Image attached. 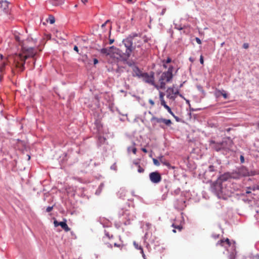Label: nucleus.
<instances>
[{
    "instance_id": "1",
    "label": "nucleus",
    "mask_w": 259,
    "mask_h": 259,
    "mask_svg": "<svg viewBox=\"0 0 259 259\" xmlns=\"http://www.w3.org/2000/svg\"><path fill=\"white\" fill-rule=\"evenodd\" d=\"M138 37L137 34H134L133 36L131 35L124 39L122 41V44L125 48V52H123L119 49L114 48V58L121 60H126L130 56L131 53L134 49L133 46V40L135 38Z\"/></svg>"
},
{
    "instance_id": "2",
    "label": "nucleus",
    "mask_w": 259,
    "mask_h": 259,
    "mask_svg": "<svg viewBox=\"0 0 259 259\" xmlns=\"http://www.w3.org/2000/svg\"><path fill=\"white\" fill-rule=\"evenodd\" d=\"M34 55L35 53L32 48L24 49L22 53L16 54L14 57V64L16 67L22 70L25 59L28 57H32Z\"/></svg>"
},
{
    "instance_id": "3",
    "label": "nucleus",
    "mask_w": 259,
    "mask_h": 259,
    "mask_svg": "<svg viewBox=\"0 0 259 259\" xmlns=\"http://www.w3.org/2000/svg\"><path fill=\"white\" fill-rule=\"evenodd\" d=\"M173 69L174 67L170 66L168 67L167 71L162 73L158 79L157 83L155 82V88L157 90L165 89L166 84L170 82L173 77Z\"/></svg>"
},
{
    "instance_id": "4",
    "label": "nucleus",
    "mask_w": 259,
    "mask_h": 259,
    "mask_svg": "<svg viewBox=\"0 0 259 259\" xmlns=\"http://www.w3.org/2000/svg\"><path fill=\"white\" fill-rule=\"evenodd\" d=\"M213 190L219 198L224 199L230 197L232 192L226 187H224L221 183L216 182L213 186Z\"/></svg>"
},
{
    "instance_id": "5",
    "label": "nucleus",
    "mask_w": 259,
    "mask_h": 259,
    "mask_svg": "<svg viewBox=\"0 0 259 259\" xmlns=\"http://www.w3.org/2000/svg\"><path fill=\"white\" fill-rule=\"evenodd\" d=\"M143 81L155 87L154 73L151 72L149 74L144 72L140 77Z\"/></svg>"
},
{
    "instance_id": "6",
    "label": "nucleus",
    "mask_w": 259,
    "mask_h": 259,
    "mask_svg": "<svg viewBox=\"0 0 259 259\" xmlns=\"http://www.w3.org/2000/svg\"><path fill=\"white\" fill-rule=\"evenodd\" d=\"M166 93L167 98L172 101L175 100L178 95H179L180 96H181V95L179 94V91L178 89H175L174 87L168 88L166 91Z\"/></svg>"
},
{
    "instance_id": "7",
    "label": "nucleus",
    "mask_w": 259,
    "mask_h": 259,
    "mask_svg": "<svg viewBox=\"0 0 259 259\" xmlns=\"http://www.w3.org/2000/svg\"><path fill=\"white\" fill-rule=\"evenodd\" d=\"M149 179L152 183L158 184L161 181L162 178L159 172L154 171L150 173Z\"/></svg>"
},
{
    "instance_id": "8",
    "label": "nucleus",
    "mask_w": 259,
    "mask_h": 259,
    "mask_svg": "<svg viewBox=\"0 0 259 259\" xmlns=\"http://www.w3.org/2000/svg\"><path fill=\"white\" fill-rule=\"evenodd\" d=\"M159 95L161 105L167 110L168 113H171V108L166 104L164 99L165 94L162 92L159 91Z\"/></svg>"
},
{
    "instance_id": "9",
    "label": "nucleus",
    "mask_w": 259,
    "mask_h": 259,
    "mask_svg": "<svg viewBox=\"0 0 259 259\" xmlns=\"http://www.w3.org/2000/svg\"><path fill=\"white\" fill-rule=\"evenodd\" d=\"M130 66L132 67L133 74L134 76H137L140 78L142 74L144 73L136 65L134 64H129Z\"/></svg>"
},
{
    "instance_id": "10",
    "label": "nucleus",
    "mask_w": 259,
    "mask_h": 259,
    "mask_svg": "<svg viewBox=\"0 0 259 259\" xmlns=\"http://www.w3.org/2000/svg\"><path fill=\"white\" fill-rule=\"evenodd\" d=\"M6 63V60L3 57L2 55H0V81L2 79V72L5 68Z\"/></svg>"
},
{
    "instance_id": "11",
    "label": "nucleus",
    "mask_w": 259,
    "mask_h": 259,
    "mask_svg": "<svg viewBox=\"0 0 259 259\" xmlns=\"http://www.w3.org/2000/svg\"><path fill=\"white\" fill-rule=\"evenodd\" d=\"M101 52L104 54L106 56H109L110 58H112L113 54V49L112 47L109 49H104L101 50Z\"/></svg>"
},
{
    "instance_id": "12",
    "label": "nucleus",
    "mask_w": 259,
    "mask_h": 259,
    "mask_svg": "<svg viewBox=\"0 0 259 259\" xmlns=\"http://www.w3.org/2000/svg\"><path fill=\"white\" fill-rule=\"evenodd\" d=\"M158 159H159L160 162H161L163 164L166 165L167 167H168L169 168H174V167L171 166L170 164L169 163V162L165 159L163 156L161 155V156H159L158 157Z\"/></svg>"
},
{
    "instance_id": "13",
    "label": "nucleus",
    "mask_w": 259,
    "mask_h": 259,
    "mask_svg": "<svg viewBox=\"0 0 259 259\" xmlns=\"http://www.w3.org/2000/svg\"><path fill=\"white\" fill-rule=\"evenodd\" d=\"M231 178V175L229 173H225L222 175H221L219 180L217 182H219L221 183V182H225L227 181L229 179Z\"/></svg>"
},
{
    "instance_id": "14",
    "label": "nucleus",
    "mask_w": 259,
    "mask_h": 259,
    "mask_svg": "<svg viewBox=\"0 0 259 259\" xmlns=\"http://www.w3.org/2000/svg\"><path fill=\"white\" fill-rule=\"evenodd\" d=\"M227 244L228 246H229L231 244L230 241L228 238H227L226 239H221L219 240L217 243V245H220L223 246H225V247H227V246L225 245V244Z\"/></svg>"
},
{
    "instance_id": "15",
    "label": "nucleus",
    "mask_w": 259,
    "mask_h": 259,
    "mask_svg": "<svg viewBox=\"0 0 259 259\" xmlns=\"http://www.w3.org/2000/svg\"><path fill=\"white\" fill-rule=\"evenodd\" d=\"M133 244L135 246V247L137 249H140L141 250V254H142V256L144 258V259H146V256L144 253V251H143V248L138 244V243L137 242H136V241H134V243H133Z\"/></svg>"
},
{
    "instance_id": "16",
    "label": "nucleus",
    "mask_w": 259,
    "mask_h": 259,
    "mask_svg": "<svg viewBox=\"0 0 259 259\" xmlns=\"http://www.w3.org/2000/svg\"><path fill=\"white\" fill-rule=\"evenodd\" d=\"M59 226L61 227L65 231L68 232L70 230L69 228L68 227L66 222H61L59 223Z\"/></svg>"
},
{
    "instance_id": "17",
    "label": "nucleus",
    "mask_w": 259,
    "mask_h": 259,
    "mask_svg": "<svg viewBox=\"0 0 259 259\" xmlns=\"http://www.w3.org/2000/svg\"><path fill=\"white\" fill-rule=\"evenodd\" d=\"M8 3L7 1H2L0 3V7L4 11L6 10L8 8Z\"/></svg>"
},
{
    "instance_id": "18",
    "label": "nucleus",
    "mask_w": 259,
    "mask_h": 259,
    "mask_svg": "<svg viewBox=\"0 0 259 259\" xmlns=\"http://www.w3.org/2000/svg\"><path fill=\"white\" fill-rule=\"evenodd\" d=\"M163 119L162 118H158L155 116H153L151 118V121H155V123H160L161 122H162L163 121Z\"/></svg>"
},
{
    "instance_id": "19",
    "label": "nucleus",
    "mask_w": 259,
    "mask_h": 259,
    "mask_svg": "<svg viewBox=\"0 0 259 259\" xmlns=\"http://www.w3.org/2000/svg\"><path fill=\"white\" fill-rule=\"evenodd\" d=\"M217 93L219 95H222L225 99L228 98V95L224 90H219L217 91Z\"/></svg>"
},
{
    "instance_id": "20",
    "label": "nucleus",
    "mask_w": 259,
    "mask_h": 259,
    "mask_svg": "<svg viewBox=\"0 0 259 259\" xmlns=\"http://www.w3.org/2000/svg\"><path fill=\"white\" fill-rule=\"evenodd\" d=\"M138 167V171L139 173H143L144 172V168L140 166L138 162L134 163Z\"/></svg>"
},
{
    "instance_id": "21",
    "label": "nucleus",
    "mask_w": 259,
    "mask_h": 259,
    "mask_svg": "<svg viewBox=\"0 0 259 259\" xmlns=\"http://www.w3.org/2000/svg\"><path fill=\"white\" fill-rule=\"evenodd\" d=\"M225 144H226L225 142H223L222 143L219 144H218V148H217L216 150L217 151H219V150H220L222 149H225Z\"/></svg>"
},
{
    "instance_id": "22",
    "label": "nucleus",
    "mask_w": 259,
    "mask_h": 259,
    "mask_svg": "<svg viewBox=\"0 0 259 259\" xmlns=\"http://www.w3.org/2000/svg\"><path fill=\"white\" fill-rule=\"evenodd\" d=\"M163 123H164L166 125H170L172 122L171 121L170 119H163V121H162Z\"/></svg>"
},
{
    "instance_id": "23",
    "label": "nucleus",
    "mask_w": 259,
    "mask_h": 259,
    "mask_svg": "<svg viewBox=\"0 0 259 259\" xmlns=\"http://www.w3.org/2000/svg\"><path fill=\"white\" fill-rule=\"evenodd\" d=\"M128 151L130 152L131 150L133 152L134 154H136L137 152V149L134 146L133 147H128Z\"/></svg>"
},
{
    "instance_id": "24",
    "label": "nucleus",
    "mask_w": 259,
    "mask_h": 259,
    "mask_svg": "<svg viewBox=\"0 0 259 259\" xmlns=\"http://www.w3.org/2000/svg\"><path fill=\"white\" fill-rule=\"evenodd\" d=\"M153 162L154 165L156 166H159L160 165V161L159 159H156L155 158H153Z\"/></svg>"
},
{
    "instance_id": "25",
    "label": "nucleus",
    "mask_w": 259,
    "mask_h": 259,
    "mask_svg": "<svg viewBox=\"0 0 259 259\" xmlns=\"http://www.w3.org/2000/svg\"><path fill=\"white\" fill-rule=\"evenodd\" d=\"M172 226L175 229H177L179 231H181L182 229V227L180 225L176 226L174 224H172Z\"/></svg>"
},
{
    "instance_id": "26",
    "label": "nucleus",
    "mask_w": 259,
    "mask_h": 259,
    "mask_svg": "<svg viewBox=\"0 0 259 259\" xmlns=\"http://www.w3.org/2000/svg\"><path fill=\"white\" fill-rule=\"evenodd\" d=\"M49 22L51 24H53L55 22V18L53 17H50L49 18Z\"/></svg>"
},
{
    "instance_id": "27",
    "label": "nucleus",
    "mask_w": 259,
    "mask_h": 259,
    "mask_svg": "<svg viewBox=\"0 0 259 259\" xmlns=\"http://www.w3.org/2000/svg\"><path fill=\"white\" fill-rule=\"evenodd\" d=\"M229 257V259H235V255L234 254V253H232L230 254Z\"/></svg>"
},
{
    "instance_id": "28",
    "label": "nucleus",
    "mask_w": 259,
    "mask_h": 259,
    "mask_svg": "<svg viewBox=\"0 0 259 259\" xmlns=\"http://www.w3.org/2000/svg\"><path fill=\"white\" fill-rule=\"evenodd\" d=\"M169 113L176 119L177 121H179V118L174 114L171 110V113Z\"/></svg>"
},
{
    "instance_id": "29",
    "label": "nucleus",
    "mask_w": 259,
    "mask_h": 259,
    "mask_svg": "<svg viewBox=\"0 0 259 259\" xmlns=\"http://www.w3.org/2000/svg\"><path fill=\"white\" fill-rule=\"evenodd\" d=\"M59 223L60 222H58L57 220H54V226L55 227H57L58 226H59Z\"/></svg>"
},
{
    "instance_id": "30",
    "label": "nucleus",
    "mask_w": 259,
    "mask_h": 259,
    "mask_svg": "<svg viewBox=\"0 0 259 259\" xmlns=\"http://www.w3.org/2000/svg\"><path fill=\"white\" fill-rule=\"evenodd\" d=\"M200 62L201 64H203L204 63L203 57L202 55H201L200 57Z\"/></svg>"
},
{
    "instance_id": "31",
    "label": "nucleus",
    "mask_w": 259,
    "mask_h": 259,
    "mask_svg": "<svg viewBox=\"0 0 259 259\" xmlns=\"http://www.w3.org/2000/svg\"><path fill=\"white\" fill-rule=\"evenodd\" d=\"M195 40H196V41L197 42V44H201V41L200 39L198 37H196L195 38Z\"/></svg>"
},
{
    "instance_id": "32",
    "label": "nucleus",
    "mask_w": 259,
    "mask_h": 259,
    "mask_svg": "<svg viewBox=\"0 0 259 259\" xmlns=\"http://www.w3.org/2000/svg\"><path fill=\"white\" fill-rule=\"evenodd\" d=\"M243 48L245 49H247L249 47V45L247 43H244L243 45Z\"/></svg>"
},
{
    "instance_id": "33",
    "label": "nucleus",
    "mask_w": 259,
    "mask_h": 259,
    "mask_svg": "<svg viewBox=\"0 0 259 259\" xmlns=\"http://www.w3.org/2000/svg\"><path fill=\"white\" fill-rule=\"evenodd\" d=\"M171 59L169 58V57H168L166 60H165V63H169L170 62H171Z\"/></svg>"
},
{
    "instance_id": "34",
    "label": "nucleus",
    "mask_w": 259,
    "mask_h": 259,
    "mask_svg": "<svg viewBox=\"0 0 259 259\" xmlns=\"http://www.w3.org/2000/svg\"><path fill=\"white\" fill-rule=\"evenodd\" d=\"M209 170L210 171H213L214 170V166L213 165H210L209 166Z\"/></svg>"
},
{
    "instance_id": "35",
    "label": "nucleus",
    "mask_w": 259,
    "mask_h": 259,
    "mask_svg": "<svg viewBox=\"0 0 259 259\" xmlns=\"http://www.w3.org/2000/svg\"><path fill=\"white\" fill-rule=\"evenodd\" d=\"M149 103L151 106H154L155 104L154 102L151 99L149 100Z\"/></svg>"
},
{
    "instance_id": "36",
    "label": "nucleus",
    "mask_w": 259,
    "mask_h": 259,
    "mask_svg": "<svg viewBox=\"0 0 259 259\" xmlns=\"http://www.w3.org/2000/svg\"><path fill=\"white\" fill-rule=\"evenodd\" d=\"M240 161L241 163H243L244 162V158L243 155L240 156Z\"/></svg>"
},
{
    "instance_id": "37",
    "label": "nucleus",
    "mask_w": 259,
    "mask_h": 259,
    "mask_svg": "<svg viewBox=\"0 0 259 259\" xmlns=\"http://www.w3.org/2000/svg\"><path fill=\"white\" fill-rule=\"evenodd\" d=\"M248 189H250V190H252L253 191H254L256 190V187L255 186H253L252 187H248L247 188Z\"/></svg>"
},
{
    "instance_id": "38",
    "label": "nucleus",
    "mask_w": 259,
    "mask_h": 259,
    "mask_svg": "<svg viewBox=\"0 0 259 259\" xmlns=\"http://www.w3.org/2000/svg\"><path fill=\"white\" fill-rule=\"evenodd\" d=\"M162 63H163V66L164 68H167V66L166 65V63H165V60H163L162 61Z\"/></svg>"
},
{
    "instance_id": "39",
    "label": "nucleus",
    "mask_w": 259,
    "mask_h": 259,
    "mask_svg": "<svg viewBox=\"0 0 259 259\" xmlns=\"http://www.w3.org/2000/svg\"><path fill=\"white\" fill-rule=\"evenodd\" d=\"M52 210V207H47V211L48 212H50V211H51Z\"/></svg>"
},
{
    "instance_id": "40",
    "label": "nucleus",
    "mask_w": 259,
    "mask_h": 259,
    "mask_svg": "<svg viewBox=\"0 0 259 259\" xmlns=\"http://www.w3.org/2000/svg\"><path fill=\"white\" fill-rule=\"evenodd\" d=\"M142 151L143 152H144V153H147V152H148V151H147V149H146V148H142Z\"/></svg>"
},
{
    "instance_id": "41",
    "label": "nucleus",
    "mask_w": 259,
    "mask_h": 259,
    "mask_svg": "<svg viewBox=\"0 0 259 259\" xmlns=\"http://www.w3.org/2000/svg\"><path fill=\"white\" fill-rule=\"evenodd\" d=\"M98 63V61L97 59H94V64H97Z\"/></svg>"
},
{
    "instance_id": "42",
    "label": "nucleus",
    "mask_w": 259,
    "mask_h": 259,
    "mask_svg": "<svg viewBox=\"0 0 259 259\" xmlns=\"http://www.w3.org/2000/svg\"><path fill=\"white\" fill-rule=\"evenodd\" d=\"M74 50L75 51L77 52H78V49L77 46H74Z\"/></svg>"
},
{
    "instance_id": "43",
    "label": "nucleus",
    "mask_w": 259,
    "mask_h": 259,
    "mask_svg": "<svg viewBox=\"0 0 259 259\" xmlns=\"http://www.w3.org/2000/svg\"><path fill=\"white\" fill-rule=\"evenodd\" d=\"M108 24H110V22L109 21H107L105 24L102 25V26L103 27L105 25H107Z\"/></svg>"
},
{
    "instance_id": "44",
    "label": "nucleus",
    "mask_w": 259,
    "mask_h": 259,
    "mask_svg": "<svg viewBox=\"0 0 259 259\" xmlns=\"http://www.w3.org/2000/svg\"><path fill=\"white\" fill-rule=\"evenodd\" d=\"M81 1L82 2V3H83V4H85L88 2V0H81Z\"/></svg>"
},
{
    "instance_id": "45",
    "label": "nucleus",
    "mask_w": 259,
    "mask_h": 259,
    "mask_svg": "<svg viewBox=\"0 0 259 259\" xmlns=\"http://www.w3.org/2000/svg\"><path fill=\"white\" fill-rule=\"evenodd\" d=\"M256 126H257V128L258 129H259V121L258 122L256 123Z\"/></svg>"
},
{
    "instance_id": "46",
    "label": "nucleus",
    "mask_w": 259,
    "mask_h": 259,
    "mask_svg": "<svg viewBox=\"0 0 259 259\" xmlns=\"http://www.w3.org/2000/svg\"><path fill=\"white\" fill-rule=\"evenodd\" d=\"M106 237H107L108 238H110V237L109 236V235L106 233Z\"/></svg>"
},
{
    "instance_id": "47",
    "label": "nucleus",
    "mask_w": 259,
    "mask_h": 259,
    "mask_svg": "<svg viewBox=\"0 0 259 259\" xmlns=\"http://www.w3.org/2000/svg\"><path fill=\"white\" fill-rule=\"evenodd\" d=\"M246 193L247 194H249V193H251V192H250V191H249V190H247V191H246Z\"/></svg>"
},
{
    "instance_id": "48",
    "label": "nucleus",
    "mask_w": 259,
    "mask_h": 259,
    "mask_svg": "<svg viewBox=\"0 0 259 259\" xmlns=\"http://www.w3.org/2000/svg\"><path fill=\"white\" fill-rule=\"evenodd\" d=\"M231 128H229L227 129V131L228 132H230V131H231Z\"/></svg>"
},
{
    "instance_id": "49",
    "label": "nucleus",
    "mask_w": 259,
    "mask_h": 259,
    "mask_svg": "<svg viewBox=\"0 0 259 259\" xmlns=\"http://www.w3.org/2000/svg\"><path fill=\"white\" fill-rule=\"evenodd\" d=\"M113 42V40L112 39H110V44H111Z\"/></svg>"
},
{
    "instance_id": "50",
    "label": "nucleus",
    "mask_w": 259,
    "mask_h": 259,
    "mask_svg": "<svg viewBox=\"0 0 259 259\" xmlns=\"http://www.w3.org/2000/svg\"><path fill=\"white\" fill-rule=\"evenodd\" d=\"M111 25H110V34L111 33Z\"/></svg>"
},
{
    "instance_id": "51",
    "label": "nucleus",
    "mask_w": 259,
    "mask_h": 259,
    "mask_svg": "<svg viewBox=\"0 0 259 259\" xmlns=\"http://www.w3.org/2000/svg\"><path fill=\"white\" fill-rule=\"evenodd\" d=\"M114 246H120V245H117L116 243L114 244Z\"/></svg>"
},
{
    "instance_id": "52",
    "label": "nucleus",
    "mask_w": 259,
    "mask_h": 259,
    "mask_svg": "<svg viewBox=\"0 0 259 259\" xmlns=\"http://www.w3.org/2000/svg\"><path fill=\"white\" fill-rule=\"evenodd\" d=\"M256 189L259 190V186H258L256 187Z\"/></svg>"
},
{
    "instance_id": "53",
    "label": "nucleus",
    "mask_w": 259,
    "mask_h": 259,
    "mask_svg": "<svg viewBox=\"0 0 259 259\" xmlns=\"http://www.w3.org/2000/svg\"><path fill=\"white\" fill-rule=\"evenodd\" d=\"M16 38L18 41H19V40H20V39H19V37H16Z\"/></svg>"
},
{
    "instance_id": "54",
    "label": "nucleus",
    "mask_w": 259,
    "mask_h": 259,
    "mask_svg": "<svg viewBox=\"0 0 259 259\" xmlns=\"http://www.w3.org/2000/svg\"><path fill=\"white\" fill-rule=\"evenodd\" d=\"M172 232H174V233H176V230H175V229H174V230H172Z\"/></svg>"
},
{
    "instance_id": "55",
    "label": "nucleus",
    "mask_w": 259,
    "mask_h": 259,
    "mask_svg": "<svg viewBox=\"0 0 259 259\" xmlns=\"http://www.w3.org/2000/svg\"><path fill=\"white\" fill-rule=\"evenodd\" d=\"M257 259H259V255L257 257Z\"/></svg>"
},
{
    "instance_id": "56",
    "label": "nucleus",
    "mask_w": 259,
    "mask_h": 259,
    "mask_svg": "<svg viewBox=\"0 0 259 259\" xmlns=\"http://www.w3.org/2000/svg\"><path fill=\"white\" fill-rule=\"evenodd\" d=\"M224 42L222 44V46L224 45Z\"/></svg>"
}]
</instances>
